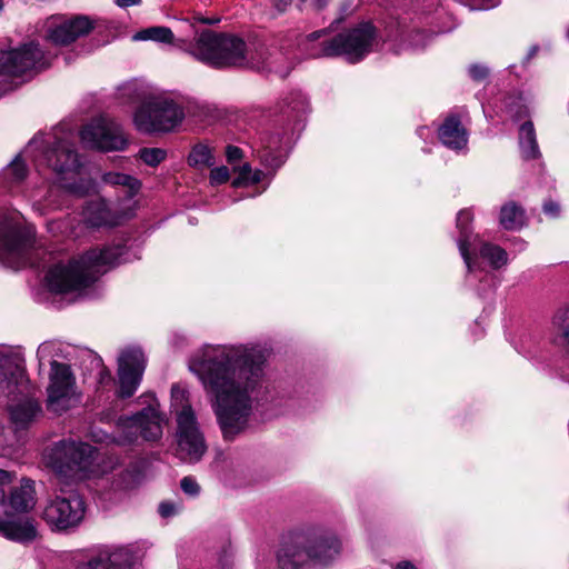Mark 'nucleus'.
Listing matches in <instances>:
<instances>
[{
	"label": "nucleus",
	"instance_id": "nucleus-1",
	"mask_svg": "<svg viewBox=\"0 0 569 569\" xmlns=\"http://www.w3.org/2000/svg\"><path fill=\"white\" fill-rule=\"evenodd\" d=\"M266 356L258 347L216 346V415L226 440L242 432L264 378Z\"/></svg>",
	"mask_w": 569,
	"mask_h": 569
},
{
	"label": "nucleus",
	"instance_id": "nucleus-2",
	"mask_svg": "<svg viewBox=\"0 0 569 569\" xmlns=\"http://www.w3.org/2000/svg\"><path fill=\"white\" fill-rule=\"evenodd\" d=\"M129 251L124 244L93 248L83 256L67 263L58 262L46 274L50 291L64 293L90 287L108 268L129 261Z\"/></svg>",
	"mask_w": 569,
	"mask_h": 569
},
{
	"label": "nucleus",
	"instance_id": "nucleus-3",
	"mask_svg": "<svg viewBox=\"0 0 569 569\" xmlns=\"http://www.w3.org/2000/svg\"><path fill=\"white\" fill-rule=\"evenodd\" d=\"M340 550L341 542L333 533L297 532L282 541L277 552V563L279 569H312L330 562Z\"/></svg>",
	"mask_w": 569,
	"mask_h": 569
},
{
	"label": "nucleus",
	"instance_id": "nucleus-4",
	"mask_svg": "<svg viewBox=\"0 0 569 569\" xmlns=\"http://www.w3.org/2000/svg\"><path fill=\"white\" fill-rule=\"evenodd\" d=\"M376 40V27L371 22H360L353 28L323 40L319 44V50L311 56L315 58L343 57L348 62L357 63L372 51Z\"/></svg>",
	"mask_w": 569,
	"mask_h": 569
},
{
	"label": "nucleus",
	"instance_id": "nucleus-5",
	"mask_svg": "<svg viewBox=\"0 0 569 569\" xmlns=\"http://www.w3.org/2000/svg\"><path fill=\"white\" fill-rule=\"evenodd\" d=\"M184 119L180 104L166 97L144 99L136 109L133 123L137 130L146 134L172 132Z\"/></svg>",
	"mask_w": 569,
	"mask_h": 569
},
{
	"label": "nucleus",
	"instance_id": "nucleus-6",
	"mask_svg": "<svg viewBox=\"0 0 569 569\" xmlns=\"http://www.w3.org/2000/svg\"><path fill=\"white\" fill-rule=\"evenodd\" d=\"M94 452L87 442L72 439L56 442L48 453V463L56 472L58 483L66 485L68 479L82 478L93 462Z\"/></svg>",
	"mask_w": 569,
	"mask_h": 569
},
{
	"label": "nucleus",
	"instance_id": "nucleus-7",
	"mask_svg": "<svg viewBox=\"0 0 569 569\" xmlns=\"http://www.w3.org/2000/svg\"><path fill=\"white\" fill-rule=\"evenodd\" d=\"M57 490L42 512L43 520L56 531L77 528L84 518L86 503L71 483H57Z\"/></svg>",
	"mask_w": 569,
	"mask_h": 569
},
{
	"label": "nucleus",
	"instance_id": "nucleus-8",
	"mask_svg": "<svg viewBox=\"0 0 569 569\" xmlns=\"http://www.w3.org/2000/svg\"><path fill=\"white\" fill-rule=\"evenodd\" d=\"M34 232L12 217L0 220V259L12 269L34 264L32 258Z\"/></svg>",
	"mask_w": 569,
	"mask_h": 569
},
{
	"label": "nucleus",
	"instance_id": "nucleus-9",
	"mask_svg": "<svg viewBox=\"0 0 569 569\" xmlns=\"http://www.w3.org/2000/svg\"><path fill=\"white\" fill-rule=\"evenodd\" d=\"M43 68H46L43 53L38 44L29 43L19 49L2 51L0 53V83Z\"/></svg>",
	"mask_w": 569,
	"mask_h": 569
},
{
	"label": "nucleus",
	"instance_id": "nucleus-10",
	"mask_svg": "<svg viewBox=\"0 0 569 569\" xmlns=\"http://www.w3.org/2000/svg\"><path fill=\"white\" fill-rule=\"evenodd\" d=\"M83 144L103 151L123 150L128 143L119 123L107 118H97L80 131Z\"/></svg>",
	"mask_w": 569,
	"mask_h": 569
},
{
	"label": "nucleus",
	"instance_id": "nucleus-11",
	"mask_svg": "<svg viewBox=\"0 0 569 569\" xmlns=\"http://www.w3.org/2000/svg\"><path fill=\"white\" fill-rule=\"evenodd\" d=\"M176 456L184 462H197L206 452L202 433L193 410H184L177 417Z\"/></svg>",
	"mask_w": 569,
	"mask_h": 569
},
{
	"label": "nucleus",
	"instance_id": "nucleus-12",
	"mask_svg": "<svg viewBox=\"0 0 569 569\" xmlns=\"http://www.w3.org/2000/svg\"><path fill=\"white\" fill-rule=\"evenodd\" d=\"M74 378L68 365L51 361L50 385L48 387L47 408L61 415L69 409L73 392Z\"/></svg>",
	"mask_w": 569,
	"mask_h": 569
},
{
	"label": "nucleus",
	"instance_id": "nucleus-13",
	"mask_svg": "<svg viewBox=\"0 0 569 569\" xmlns=\"http://www.w3.org/2000/svg\"><path fill=\"white\" fill-rule=\"evenodd\" d=\"M146 369V358L141 349L128 348L118 358V377L120 398H130L140 385Z\"/></svg>",
	"mask_w": 569,
	"mask_h": 569
},
{
	"label": "nucleus",
	"instance_id": "nucleus-14",
	"mask_svg": "<svg viewBox=\"0 0 569 569\" xmlns=\"http://www.w3.org/2000/svg\"><path fill=\"white\" fill-rule=\"evenodd\" d=\"M189 20L193 40L186 51L197 61L213 68V17L194 12Z\"/></svg>",
	"mask_w": 569,
	"mask_h": 569
},
{
	"label": "nucleus",
	"instance_id": "nucleus-15",
	"mask_svg": "<svg viewBox=\"0 0 569 569\" xmlns=\"http://www.w3.org/2000/svg\"><path fill=\"white\" fill-rule=\"evenodd\" d=\"M248 68L261 73H274L284 79L293 69V62L284 51L269 50L263 44H258L250 52Z\"/></svg>",
	"mask_w": 569,
	"mask_h": 569
},
{
	"label": "nucleus",
	"instance_id": "nucleus-16",
	"mask_svg": "<svg viewBox=\"0 0 569 569\" xmlns=\"http://www.w3.org/2000/svg\"><path fill=\"white\" fill-rule=\"evenodd\" d=\"M252 49H247L246 42L236 36L216 33V68L247 67Z\"/></svg>",
	"mask_w": 569,
	"mask_h": 569
},
{
	"label": "nucleus",
	"instance_id": "nucleus-17",
	"mask_svg": "<svg viewBox=\"0 0 569 569\" xmlns=\"http://www.w3.org/2000/svg\"><path fill=\"white\" fill-rule=\"evenodd\" d=\"M43 160L57 173L74 172L80 167L74 143L67 138H54L47 142Z\"/></svg>",
	"mask_w": 569,
	"mask_h": 569
},
{
	"label": "nucleus",
	"instance_id": "nucleus-18",
	"mask_svg": "<svg viewBox=\"0 0 569 569\" xmlns=\"http://www.w3.org/2000/svg\"><path fill=\"white\" fill-rule=\"evenodd\" d=\"M28 383L21 359L0 352V397L23 395Z\"/></svg>",
	"mask_w": 569,
	"mask_h": 569
},
{
	"label": "nucleus",
	"instance_id": "nucleus-19",
	"mask_svg": "<svg viewBox=\"0 0 569 569\" xmlns=\"http://www.w3.org/2000/svg\"><path fill=\"white\" fill-rule=\"evenodd\" d=\"M139 556L129 548L103 549L77 569H132Z\"/></svg>",
	"mask_w": 569,
	"mask_h": 569
},
{
	"label": "nucleus",
	"instance_id": "nucleus-20",
	"mask_svg": "<svg viewBox=\"0 0 569 569\" xmlns=\"http://www.w3.org/2000/svg\"><path fill=\"white\" fill-rule=\"evenodd\" d=\"M93 21L82 14L64 20L50 30L49 38L56 44L67 46L93 30Z\"/></svg>",
	"mask_w": 569,
	"mask_h": 569
},
{
	"label": "nucleus",
	"instance_id": "nucleus-21",
	"mask_svg": "<svg viewBox=\"0 0 569 569\" xmlns=\"http://www.w3.org/2000/svg\"><path fill=\"white\" fill-rule=\"evenodd\" d=\"M189 369L203 385L210 402H213V347L206 345L196 352L189 361Z\"/></svg>",
	"mask_w": 569,
	"mask_h": 569
},
{
	"label": "nucleus",
	"instance_id": "nucleus-22",
	"mask_svg": "<svg viewBox=\"0 0 569 569\" xmlns=\"http://www.w3.org/2000/svg\"><path fill=\"white\" fill-rule=\"evenodd\" d=\"M129 427L140 432L146 441H157L162 437L160 413L151 406L128 418Z\"/></svg>",
	"mask_w": 569,
	"mask_h": 569
},
{
	"label": "nucleus",
	"instance_id": "nucleus-23",
	"mask_svg": "<svg viewBox=\"0 0 569 569\" xmlns=\"http://www.w3.org/2000/svg\"><path fill=\"white\" fill-rule=\"evenodd\" d=\"M34 503V481L23 479L20 487L10 491V497L7 500V511L2 516L10 518L14 513L27 512Z\"/></svg>",
	"mask_w": 569,
	"mask_h": 569
},
{
	"label": "nucleus",
	"instance_id": "nucleus-24",
	"mask_svg": "<svg viewBox=\"0 0 569 569\" xmlns=\"http://www.w3.org/2000/svg\"><path fill=\"white\" fill-rule=\"evenodd\" d=\"M472 219L473 216L469 210H460L457 214V228L459 230L458 247L469 272L473 270L470 248L478 239V236L473 234L471 230Z\"/></svg>",
	"mask_w": 569,
	"mask_h": 569
},
{
	"label": "nucleus",
	"instance_id": "nucleus-25",
	"mask_svg": "<svg viewBox=\"0 0 569 569\" xmlns=\"http://www.w3.org/2000/svg\"><path fill=\"white\" fill-rule=\"evenodd\" d=\"M439 139L448 148L460 150L468 142L467 130L458 116L452 114L445 119L439 128Z\"/></svg>",
	"mask_w": 569,
	"mask_h": 569
},
{
	"label": "nucleus",
	"instance_id": "nucleus-26",
	"mask_svg": "<svg viewBox=\"0 0 569 569\" xmlns=\"http://www.w3.org/2000/svg\"><path fill=\"white\" fill-rule=\"evenodd\" d=\"M10 421L14 430H24L36 420L41 411L39 402L32 398H26L17 403L9 406Z\"/></svg>",
	"mask_w": 569,
	"mask_h": 569
},
{
	"label": "nucleus",
	"instance_id": "nucleus-27",
	"mask_svg": "<svg viewBox=\"0 0 569 569\" xmlns=\"http://www.w3.org/2000/svg\"><path fill=\"white\" fill-rule=\"evenodd\" d=\"M0 516V533L14 541H31L37 536V529L29 519L3 520Z\"/></svg>",
	"mask_w": 569,
	"mask_h": 569
},
{
	"label": "nucleus",
	"instance_id": "nucleus-28",
	"mask_svg": "<svg viewBox=\"0 0 569 569\" xmlns=\"http://www.w3.org/2000/svg\"><path fill=\"white\" fill-rule=\"evenodd\" d=\"M83 219L92 228L116 224V218L103 199L89 201L83 210Z\"/></svg>",
	"mask_w": 569,
	"mask_h": 569
},
{
	"label": "nucleus",
	"instance_id": "nucleus-29",
	"mask_svg": "<svg viewBox=\"0 0 569 569\" xmlns=\"http://www.w3.org/2000/svg\"><path fill=\"white\" fill-rule=\"evenodd\" d=\"M499 223L505 230H519L526 224L525 209L515 201L505 203L499 213Z\"/></svg>",
	"mask_w": 569,
	"mask_h": 569
},
{
	"label": "nucleus",
	"instance_id": "nucleus-30",
	"mask_svg": "<svg viewBox=\"0 0 569 569\" xmlns=\"http://www.w3.org/2000/svg\"><path fill=\"white\" fill-rule=\"evenodd\" d=\"M102 180L107 184L121 187L127 199L133 198L141 188V182L136 177L122 172H106Z\"/></svg>",
	"mask_w": 569,
	"mask_h": 569
},
{
	"label": "nucleus",
	"instance_id": "nucleus-31",
	"mask_svg": "<svg viewBox=\"0 0 569 569\" xmlns=\"http://www.w3.org/2000/svg\"><path fill=\"white\" fill-rule=\"evenodd\" d=\"M519 144L521 154L526 160L537 159L540 156L536 131L531 121H526L520 126Z\"/></svg>",
	"mask_w": 569,
	"mask_h": 569
},
{
	"label": "nucleus",
	"instance_id": "nucleus-32",
	"mask_svg": "<svg viewBox=\"0 0 569 569\" xmlns=\"http://www.w3.org/2000/svg\"><path fill=\"white\" fill-rule=\"evenodd\" d=\"M308 111V100L300 91L290 92L283 99V107L281 109V112L288 119H292L293 121H300Z\"/></svg>",
	"mask_w": 569,
	"mask_h": 569
},
{
	"label": "nucleus",
	"instance_id": "nucleus-33",
	"mask_svg": "<svg viewBox=\"0 0 569 569\" xmlns=\"http://www.w3.org/2000/svg\"><path fill=\"white\" fill-rule=\"evenodd\" d=\"M220 546L216 557V569H234V550L231 545L229 531L219 529Z\"/></svg>",
	"mask_w": 569,
	"mask_h": 569
},
{
	"label": "nucleus",
	"instance_id": "nucleus-34",
	"mask_svg": "<svg viewBox=\"0 0 569 569\" xmlns=\"http://www.w3.org/2000/svg\"><path fill=\"white\" fill-rule=\"evenodd\" d=\"M211 150L208 146L204 144L194 146L188 157V162L190 166L197 167L199 169H209L208 180L210 184H213V168H211L213 163L211 162Z\"/></svg>",
	"mask_w": 569,
	"mask_h": 569
},
{
	"label": "nucleus",
	"instance_id": "nucleus-35",
	"mask_svg": "<svg viewBox=\"0 0 569 569\" xmlns=\"http://www.w3.org/2000/svg\"><path fill=\"white\" fill-rule=\"evenodd\" d=\"M174 36L170 28L156 26L142 29L138 31L132 39L136 41H147L152 40L157 42L170 43L172 42Z\"/></svg>",
	"mask_w": 569,
	"mask_h": 569
},
{
	"label": "nucleus",
	"instance_id": "nucleus-36",
	"mask_svg": "<svg viewBox=\"0 0 569 569\" xmlns=\"http://www.w3.org/2000/svg\"><path fill=\"white\" fill-rule=\"evenodd\" d=\"M234 172L238 173L231 182V186L234 188L257 184L262 181L264 177V172L261 170L252 171L249 163H243L242 166H239V168H234Z\"/></svg>",
	"mask_w": 569,
	"mask_h": 569
},
{
	"label": "nucleus",
	"instance_id": "nucleus-37",
	"mask_svg": "<svg viewBox=\"0 0 569 569\" xmlns=\"http://www.w3.org/2000/svg\"><path fill=\"white\" fill-rule=\"evenodd\" d=\"M480 256L483 259H487L495 269L505 266L508 261L506 250H503L499 246L491 244L488 242L482 243L480 248Z\"/></svg>",
	"mask_w": 569,
	"mask_h": 569
},
{
	"label": "nucleus",
	"instance_id": "nucleus-38",
	"mask_svg": "<svg viewBox=\"0 0 569 569\" xmlns=\"http://www.w3.org/2000/svg\"><path fill=\"white\" fill-rule=\"evenodd\" d=\"M4 178L11 183H20L28 174V168L22 160L21 156L18 154L3 170Z\"/></svg>",
	"mask_w": 569,
	"mask_h": 569
},
{
	"label": "nucleus",
	"instance_id": "nucleus-39",
	"mask_svg": "<svg viewBox=\"0 0 569 569\" xmlns=\"http://www.w3.org/2000/svg\"><path fill=\"white\" fill-rule=\"evenodd\" d=\"M171 407L176 412V418L187 409L192 410L188 400V391L178 385H173L171 388Z\"/></svg>",
	"mask_w": 569,
	"mask_h": 569
},
{
	"label": "nucleus",
	"instance_id": "nucleus-40",
	"mask_svg": "<svg viewBox=\"0 0 569 569\" xmlns=\"http://www.w3.org/2000/svg\"><path fill=\"white\" fill-rule=\"evenodd\" d=\"M553 327L559 331L569 347V306L559 309L552 318Z\"/></svg>",
	"mask_w": 569,
	"mask_h": 569
},
{
	"label": "nucleus",
	"instance_id": "nucleus-41",
	"mask_svg": "<svg viewBox=\"0 0 569 569\" xmlns=\"http://www.w3.org/2000/svg\"><path fill=\"white\" fill-rule=\"evenodd\" d=\"M167 157V151L161 148H142L139 150V158L150 167H157Z\"/></svg>",
	"mask_w": 569,
	"mask_h": 569
},
{
	"label": "nucleus",
	"instance_id": "nucleus-42",
	"mask_svg": "<svg viewBox=\"0 0 569 569\" xmlns=\"http://www.w3.org/2000/svg\"><path fill=\"white\" fill-rule=\"evenodd\" d=\"M260 162L267 169L276 171L284 163V158L270 148H264L259 152Z\"/></svg>",
	"mask_w": 569,
	"mask_h": 569
},
{
	"label": "nucleus",
	"instance_id": "nucleus-43",
	"mask_svg": "<svg viewBox=\"0 0 569 569\" xmlns=\"http://www.w3.org/2000/svg\"><path fill=\"white\" fill-rule=\"evenodd\" d=\"M62 187L67 192L77 197H84L90 189L89 184L82 179L74 180L72 182H66L62 184Z\"/></svg>",
	"mask_w": 569,
	"mask_h": 569
},
{
	"label": "nucleus",
	"instance_id": "nucleus-44",
	"mask_svg": "<svg viewBox=\"0 0 569 569\" xmlns=\"http://www.w3.org/2000/svg\"><path fill=\"white\" fill-rule=\"evenodd\" d=\"M181 490L190 496L197 497L200 493V486L193 477L187 476L180 480Z\"/></svg>",
	"mask_w": 569,
	"mask_h": 569
},
{
	"label": "nucleus",
	"instance_id": "nucleus-45",
	"mask_svg": "<svg viewBox=\"0 0 569 569\" xmlns=\"http://www.w3.org/2000/svg\"><path fill=\"white\" fill-rule=\"evenodd\" d=\"M427 33L422 30H412L406 41L411 48H422L426 44Z\"/></svg>",
	"mask_w": 569,
	"mask_h": 569
},
{
	"label": "nucleus",
	"instance_id": "nucleus-46",
	"mask_svg": "<svg viewBox=\"0 0 569 569\" xmlns=\"http://www.w3.org/2000/svg\"><path fill=\"white\" fill-rule=\"evenodd\" d=\"M10 482V473L0 469V516L7 511V498L4 485Z\"/></svg>",
	"mask_w": 569,
	"mask_h": 569
},
{
	"label": "nucleus",
	"instance_id": "nucleus-47",
	"mask_svg": "<svg viewBox=\"0 0 569 569\" xmlns=\"http://www.w3.org/2000/svg\"><path fill=\"white\" fill-rule=\"evenodd\" d=\"M226 158L233 169L238 168L236 164L243 158V151L239 147L229 144L226 148Z\"/></svg>",
	"mask_w": 569,
	"mask_h": 569
},
{
	"label": "nucleus",
	"instance_id": "nucleus-48",
	"mask_svg": "<svg viewBox=\"0 0 569 569\" xmlns=\"http://www.w3.org/2000/svg\"><path fill=\"white\" fill-rule=\"evenodd\" d=\"M179 510L180 506L170 501H162L158 508V511L162 518L176 516L179 512Z\"/></svg>",
	"mask_w": 569,
	"mask_h": 569
},
{
	"label": "nucleus",
	"instance_id": "nucleus-49",
	"mask_svg": "<svg viewBox=\"0 0 569 569\" xmlns=\"http://www.w3.org/2000/svg\"><path fill=\"white\" fill-rule=\"evenodd\" d=\"M469 74L470 77L476 80V81H482L485 80L488 74H489V70L487 67L485 66H481V64H472L470 66L469 68Z\"/></svg>",
	"mask_w": 569,
	"mask_h": 569
},
{
	"label": "nucleus",
	"instance_id": "nucleus-50",
	"mask_svg": "<svg viewBox=\"0 0 569 569\" xmlns=\"http://www.w3.org/2000/svg\"><path fill=\"white\" fill-rule=\"evenodd\" d=\"M542 210L543 212L551 217V218H558L559 214H560V206L559 203L552 201V200H548L543 203V207H542Z\"/></svg>",
	"mask_w": 569,
	"mask_h": 569
},
{
	"label": "nucleus",
	"instance_id": "nucleus-51",
	"mask_svg": "<svg viewBox=\"0 0 569 569\" xmlns=\"http://www.w3.org/2000/svg\"><path fill=\"white\" fill-rule=\"evenodd\" d=\"M230 179V171L226 166L216 167V183H224Z\"/></svg>",
	"mask_w": 569,
	"mask_h": 569
},
{
	"label": "nucleus",
	"instance_id": "nucleus-52",
	"mask_svg": "<svg viewBox=\"0 0 569 569\" xmlns=\"http://www.w3.org/2000/svg\"><path fill=\"white\" fill-rule=\"evenodd\" d=\"M329 33L328 29H320L317 31H313L307 36L308 41H317L323 37H326Z\"/></svg>",
	"mask_w": 569,
	"mask_h": 569
},
{
	"label": "nucleus",
	"instance_id": "nucleus-53",
	"mask_svg": "<svg viewBox=\"0 0 569 569\" xmlns=\"http://www.w3.org/2000/svg\"><path fill=\"white\" fill-rule=\"evenodd\" d=\"M393 569H418L411 561L402 560L396 563Z\"/></svg>",
	"mask_w": 569,
	"mask_h": 569
},
{
	"label": "nucleus",
	"instance_id": "nucleus-54",
	"mask_svg": "<svg viewBox=\"0 0 569 569\" xmlns=\"http://www.w3.org/2000/svg\"><path fill=\"white\" fill-rule=\"evenodd\" d=\"M141 0H116V3L120 8H127L130 6L139 4Z\"/></svg>",
	"mask_w": 569,
	"mask_h": 569
},
{
	"label": "nucleus",
	"instance_id": "nucleus-55",
	"mask_svg": "<svg viewBox=\"0 0 569 569\" xmlns=\"http://www.w3.org/2000/svg\"><path fill=\"white\" fill-rule=\"evenodd\" d=\"M276 8L279 11H284L288 6L291 4L292 0H272Z\"/></svg>",
	"mask_w": 569,
	"mask_h": 569
},
{
	"label": "nucleus",
	"instance_id": "nucleus-56",
	"mask_svg": "<svg viewBox=\"0 0 569 569\" xmlns=\"http://www.w3.org/2000/svg\"><path fill=\"white\" fill-rule=\"evenodd\" d=\"M537 51H538V47L537 46L531 47L529 52H528V54H527V57H526V61H529L532 57H535Z\"/></svg>",
	"mask_w": 569,
	"mask_h": 569
},
{
	"label": "nucleus",
	"instance_id": "nucleus-57",
	"mask_svg": "<svg viewBox=\"0 0 569 569\" xmlns=\"http://www.w3.org/2000/svg\"><path fill=\"white\" fill-rule=\"evenodd\" d=\"M214 119H216V123L221 120V110L219 108H217V107H216Z\"/></svg>",
	"mask_w": 569,
	"mask_h": 569
},
{
	"label": "nucleus",
	"instance_id": "nucleus-58",
	"mask_svg": "<svg viewBox=\"0 0 569 569\" xmlns=\"http://www.w3.org/2000/svg\"><path fill=\"white\" fill-rule=\"evenodd\" d=\"M328 0H318L319 7L323 6Z\"/></svg>",
	"mask_w": 569,
	"mask_h": 569
},
{
	"label": "nucleus",
	"instance_id": "nucleus-59",
	"mask_svg": "<svg viewBox=\"0 0 569 569\" xmlns=\"http://www.w3.org/2000/svg\"><path fill=\"white\" fill-rule=\"evenodd\" d=\"M3 9V0H0V12L2 11Z\"/></svg>",
	"mask_w": 569,
	"mask_h": 569
},
{
	"label": "nucleus",
	"instance_id": "nucleus-60",
	"mask_svg": "<svg viewBox=\"0 0 569 569\" xmlns=\"http://www.w3.org/2000/svg\"><path fill=\"white\" fill-rule=\"evenodd\" d=\"M214 550H216V557L218 556V552H219V547H214Z\"/></svg>",
	"mask_w": 569,
	"mask_h": 569
},
{
	"label": "nucleus",
	"instance_id": "nucleus-61",
	"mask_svg": "<svg viewBox=\"0 0 569 569\" xmlns=\"http://www.w3.org/2000/svg\"><path fill=\"white\" fill-rule=\"evenodd\" d=\"M34 143H37V140H36V139H34V140H31L30 146H32V144H34Z\"/></svg>",
	"mask_w": 569,
	"mask_h": 569
},
{
	"label": "nucleus",
	"instance_id": "nucleus-62",
	"mask_svg": "<svg viewBox=\"0 0 569 569\" xmlns=\"http://www.w3.org/2000/svg\"><path fill=\"white\" fill-rule=\"evenodd\" d=\"M42 351V346L39 347L38 349V355Z\"/></svg>",
	"mask_w": 569,
	"mask_h": 569
},
{
	"label": "nucleus",
	"instance_id": "nucleus-63",
	"mask_svg": "<svg viewBox=\"0 0 569 569\" xmlns=\"http://www.w3.org/2000/svg\"><path fill=\"white\" fill-rule=\"evenodd\" d=\"M219 21H220V19L216 17V19H214L216 24H217Z\"/></svg>",
	"mask_w": 569,
	"mask_h": 569
},
{
	"label": "nucleus",
	"instance_id": "nucleus-64",
	"mask_svg": "<svg viewBox=\"0 0 569 569\" xmlns=\"http://www.w3.org/2000/svg\"><path fill=\"white\" fill-rule=\"evenodd\" d=\"M567 34H568V38H569V28H568Z\"/></svg>",
	"mask_w": 569,
	"mask_h": 569
}]
</instances>
